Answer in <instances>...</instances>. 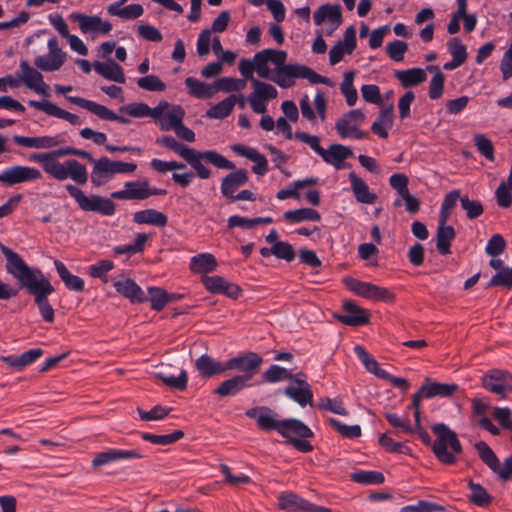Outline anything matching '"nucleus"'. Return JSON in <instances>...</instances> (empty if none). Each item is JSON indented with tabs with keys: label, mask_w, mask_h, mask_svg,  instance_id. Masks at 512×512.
I'll return each mask as SVG.
<instances>
[{
	"label": "nucleus",
	"mask_w": 512,
	"mask_h": 512,
	"mask_svg": "<svg viewBox=\"0 0 512 512\" xmlns=\"http://www.w3.org/2000/svg\"><path fill=\"white\" fill-rule=\"evenodd\" d=\"M287 52L284 50L263 49L257 52L253 60L242 59L239 62L241 75L253 83L254 71L258 76L276 83L279 87L287 89L295 85V79H307L312 84H325L332 86L333 82L316 73L308 66L299 63L286 64Z\"/></svg>",
	"instance_id": "obj_1"
},
{
	"label": "nucleus",
	"mask_w": 512,
	"mask_h": 512,
	"mask_svg": "<svg viewBox=\"0 0 512 512\" xmlns=\"http://www.w3.org/2000/svg\"><path fill=\"white\" fill-rule=\"evenodd\" d=\"M0 251L6 258V272L17 281L20 289H24L33 296L43 320L52 323L55 319V312L48 301V296L55 289L49 279L40 269L30 267L18 253L1 242Z\"/></svg>",
	"instance_id": "obj_2"
},
{
	"label": "nucleus",
	"mask_w": 512,
	"mask_h": 512,
	"mask_svg": "<svg viewBox=\"0 0 512 512\" xmlns=\"http://www.w3.org/2000/svg\"><path fill=\"white\" fill-rule=\"evenodd\" d=\"M156 143L178 154L195 170V174L201 179H208L211 176V170L202 163L203 160L220 169L230 170L235 167L231 161L215 150L197 151L178 142L170 135L158 138Z\"/></svg>",
	"instance_id": "obj_3"
},
{
	"label": "nucleus",
	"mask_w": 512,
	"mask_h": 512,
	"mask_svg": "<svg viewBox=\"0 0 512 512\" xmlns=\"http://www.w3.org/2000/svg\"><path fill=\"white\" fill-rule=\"evenodd\" d=\"M245 414L249 418L256 419L257 425L261 430H275L284 438H287L289 434H294L303 438L314 437L313 431L302 421L294 418L279 420L276 417V413H274L269 407H254L248 409Z\"/></svg>",
	"instance_id": "obj_4"
},
{
	"label": "nucleus",
	"mask_w": 512,
	"mask_h": 512,
	"mask_svg": "<svg viewBox=\"0 0 512 512\" xmlns=\"http://www.w3.org/2000/svg\"><path fill=\"white\" fill-rule=\"evenodd\" d=\"M72 154V147H62L57 150L49 151V157L53 170V178L58 181L72 179L78 185H85L88 181V172L84 164L75 159H68L59 162V157Z\"/></svg>",
	"instance_id": "obj_5"
},
{
	"label": "nucleus",
	"mask_w": 512,
	"mask_h": 512,
	"mask_svg": "<svg viewBox=\"0 0 512 512\" xmlns=\"http://www.w3.org/2000/svg\"><path fill=\"white\" fill-rule=\"evenodd\" d=\"M65 189L74 198L81 210L96 212L105 216L114 215L116 205L111 199L95 194L87 196L80 188L73 184H67Z\"/></svg>",
	"instance_id": "obj_6"
},
{
	"label": "nucleus",
	"mask_w": 512,
	"mask_h": 512,
	"mask_svg": "<svg viewBox=\"0 0 512 512\" xmlns=\"http://www.w3.org/2000/svg\"><path fill=\"white\" fill-rule=\"evenodd\" d=\"M343 281L350 291L363 298L386 303L395 301V294L385 287L370 282H363L352 277H346Z\"/></svg>",
	"instance_id": "obj_7"
},
{
	"label": "nucleus",
	"mask_w": 512,
	"mask_h": 512,
	"mask_svg": "<svg viewBox=\"0 0 512 512\" xmlns=\"http://www.w3.org/2000/svg\"><path fill=\"white\" fill-rule=\"evenodd\" d=\"M481 384L487 391L504 399L512 392V374L507 370L491 369L481 376Z\"/></svg>",
	"instance_id": "obj_8"
},
{
	"label": "nucleus",
	"mask_w": 512,
	"mask_h": 512,
	"mask_svg": "<svg viewBox=\"0 0 512 512\" xmlns=\"http://www.w3.org/2000/svg\"><path fill=\"white\" fill-rule=\"evenodd\" d=\"M365 121V114L360 109H354L345 113L336 121L335 129L342 139L354 137L363 139L367 137V132L360 129Z\"/></svg>",
	"instance_id": "obj_9"
},
{
	"label": "nucleus",
	"mask_w": 512,
	"mask_h": 512,
	"mask_svg": "<svg viewBox=\"0 0 512 512\" xmlns=\"http://www.w3.org/2000/svg\"><path fill=\"white\" fill-rule=\"evenodd\" d=\"M277 508L287 512H332L330 508L318 506L291 491L277 496Z\"/></svg>",
	"instance_id": "obj_10"
},
{
	"label": "nucleus",
	"mask_w": 512,
	"mask_h": 512,
	"mask_svg": "<svg viewBox=\"0 0 512 512\" xmlns=\"http://www.w3.org/2000/svg\"><path fill=\"white\" fill-rule=\"evenodd\" d=\"M42 178L40 170L30 166L14 165L0 173V182L6 186H14L24 182L37 181Z\"/></svg>",
	"instance_id": "obj_11"
},
{
	"label": "nucleus",
	"mask_w": 512,
	"mask_h": 512,
	"mask_svg": "<svg viewBox=\"0 0 512 512\" xmlns=\"http://www.w3.org/2000/svg\"><path fill=\"white\" fill-rule=\"evenodd\" d=\"M48 54L37 56L34 65L46 72L59 70L65 62L66 54L59 48L58 40L53 37L48 41Z\"/></svg>",
	"instance_id": "obj_12"
},
{
	"label": "nucleus",
	"mask_w": 512,
	"mask_h": 512,
	"mask_svg": "<svg viewBox=\"0 0 512 512\" xmlns=\"http://www.w3.org/2000/svg\"><path fill=\"white\" fill-rule=\"evenodd\" d=\"M436 396H448V383H437L427 379L420 389L413 395L411 407L414 409V418L419 426L420 401L423 398H433Z\"/></svg>",
	"instance_id": "obj_13"
},
{
	"label": "nucleus",
	"mask_w": 512,
	"mask_h": 512,
	"mask_svg": "<svg viewBox=\"0 0 512 512\" xmlns=\"http://www.w3.org/2000/svg\"><path fill=\"white\" fill-rule=\"evenodd\" d=\"M19 67L22 73L17 74V77L25 86L37 94L48 97L49 86L43 81V75L37 69L31 67L27 61H21Z\"/></svg>",
	"instance_id": "obj_14"
},
{
	"label": "nucleus",
	"mask_w": 512,
	"mask_h": 512,
	"mask_svg": "<svg viewBox=\"0 0 512 512\" xmlns=\"http://www.w3.org/2000/svg\"><path fill=\"white\" fill-rule=\"evenodd\" d=\"M342 308L343 313L335 316L341 323L353 327L363 326L369 323V312L357 305L354 301H344Z\"/></svg>",
	"instance_id": "obj_15"
},
{
	"label": "nucleus",
	"mask_w": 512,
	"mask_h": 512,
	"mask_svg": "<svg viewBox=\"0 0 512 512\" xmlns=\"http://www.w3.org/2000/svg\"><path fill=\"white\" fill-rule=\"evenodd\" d=\"M315 25H321L327 21L330 25L326 34L331 35L342 23V13L339 5L323 4L313 15Z\"/></svg>",
	"instance_id": "obj_16"
},
{
	"label": "nucleus",
	"mask_w": 512,
	"mask_h": 512,
	"mask_svg": "<svg viewBox=\"0 0 512 512\" xmlns=\"http://www.w3.org/2000/svg\"><path fill=\"white\" fill-rule=\"evenodd\" d=\"M263 359L260 355L255 352H247L237 357H233L226 362V368L237 369L244 374H250L251 378L254 373L258 371Z\"/></svg>",
	"instance_id": "obj_17"
},
{
	"label": "nucleus",
	"mask_w": 512,
	"mask_h": 512,
	"mask_svg": "<svg viewBox=\"0 0 512 512\" xmlns=\"http://www.w3.org/2000/svg\"><path fill=\"white\" fill-rule=\"evenodd\" d=\"M144 455L136 449L122 450V449H109L100 453H97L92 460V467L98 469L104 465L124 460V459H140Z\"/></svg>",
	"instance_id": "obj_18"
},
{
	"label": "nucleus",
	"mask_w": 512,
	"mask_h": 512,
	"mask_svg": "<svg viewBox=\"0 0 512 512\" xmlns=\"http://www.w3.org/2000/svg\"><path fill=\"white\" fill-rule=\"evenodd\" d=\"M356 31L353 26L346 29L344 39L334 45L329 52V62L331 65L339 63L345 54H352L356 48Z\"/></svg>",
	"instance_id": "obj_19"
},
{
	"label": "nucleus",
	"mask_w": 512,
	"mask_h": 512,
	"mask_svg": "<svg viewBox=\"0 0 512 512\" xmlns=\"http://www.w3.org/2000/svg\"><path fill=\"white\" fill-rule=\"evenodd\" d=\"M12 140L20 146L26 148H37V149H50L56 147L65 142V139L61 135L56 136H37V137H26L20 135H14Z\"/></svg>",
	"instance_id": "obj_20"
},
{
	"label": "nucleus",
	"mask_w": 512,
	"mask_h": 512,
	"mask_svg": "<svg viewBox=\"0 0 512 512\" xmlns=\"http://www.w3.org/2000/svg\"><path fill=\"white\" fill-rule=\"evenodd\" d=\"M147 180L127 181L124 189L111 193L112 199L118 200H145L147 199Z\"/></svg>",
	"instance_id": "obj_21"
},
{
	"label": "nucleus",
	"mask_w": 512,
	"mask_h": 512,
	"mask_svg": "<svg viewBox=\"0 0 512 512\" xmlns=\"http://www.w3.org/2000/svg\"><path fill=\"white\" fill-rule=\"evenodd\" d=\"M78 22L83 33H101L108 34L112 30L109 21H103L99 16H88L85 14H72L71 16Z\"/></svg>",
	"instance_id": "obj_22"
},
{
	"label": "nucleus",
	"mask_w": 512,
	"mask_h": 512,
	"mask_svg": "<svg viewBox=\"0 0 512 512\" xmlns=\"http://www.w3.org/2000/svg\"><path fill=\"white\" fill-rule=\"evenodd\" d=\"M250 374L235 375L223 381L215 390L214 394L220 397L234 396L246 387H250Z\"/></svg>",
	"instance_id": "obj_23"
},
{
	"label": "nucleus",
	"mask_w": 512,
	"mask_h": 512,
	"mask_svg": "<svg viewBox=\"0 0 512 512\" xmlns=\"http://www.w3.org/2000/svg\"><path fill=\"white\" fill-rule=\"evenodd\" d=\"M28 105L43 111L50 116L64 119L72 125H79L81 123L79 116L59 108L57 105L50 101L29 100Z\"/></svg>",
	"instance_id": "obj_24"
},
{
	"label": "nucleus",
	"mask_w": 512,
	"mask_h": 512,
	"mask_svg": "<svg viewBox=\"0 0 512 512\" xmlns=\"http://www.w3.org/2000/svg\"><path fill=\"white\" fill-rule=\"evenodd\" d=\"M113 286L120 295L129 299L133 304L143 303L147 300V297L141 287L130 278L115 281Z\"/></svg>",
	"instance_id": "obj_25"
},
{
	"label": "nucleus",
	"mask_w": 512,
	"mask_h": 512,
	"mask_svg": "<svg viewBox=\"0 0 512 512\" xmlns=\"http://www.w3.org/2000/svg\"><path fill=\"white\" fill-rule=\"evenodd\" d=\"M232 150L253 162L255 165L252 167V171L257 175H264L268 171V161L264 155L260 154L256 149L242 145L236 144L232 146Z\"/></svg>",
	"instance_id": "obj_26"
},
{
	"label": "nucleus",
	"mask_w": 512,
	"mask_h": 512,
	"mask_svg": "<svg viewBox=\"0 0 512 512\" xmlns=\"http://www.w3.org/2000/svg\"><path fill=\"white\" fill-rule=\"evenodd\" d=\"M114 176L112 160L108 157L96 159L91 172V182L99 187L108 182Z\"/></svg>",
	"instance_id": "obj_27"
},
{
	"label": "nucleus",
	"mask_w": 512,
	"mask_h": 512,
	"mask_svg": "<svg viewBox=\"0 0 512 512\" xmlns=\"http://www.w3.org/2000/svg\"><path fill=\"white\" fill-rule=\"evenodd\" d=\"M353 156L351 148L342 144H332L328 149H323L320 157L329 165L334 166L336 169H341L342 162Z\"/></svg>",
	"instance_id": "obj_28"
},
{
	"label": "nucleus",
	"mask_w": 512,
	"mask_h": 512,
	"mask_svg": "<svg viewBox=\"0 0 512 512\" xmlns=\"http://www.w3.org/2000/svg\"><path fill=\"white\" fill-rule=\"evenodd\" d=\"M93 68L96 73L107 80L121 84H124L126 81L122 67L112 59H108L106 62L95 61Z\"/></svg>",
	"instance_id": "obj_29"
},
{
	"label": "nucleus",
	"mask_w": 512,
	"mask_h": 512,
	"mask_svg": "<svg viewBox=\"0 0 512 512\" xmlns=\"http://www.w3.org/2000/svg\"><path fill=\"white\" fill-rule=\"evenodd\" d=\"M432 431L437 435L432 450L439 461L448 464V426L444 423L435 424Z\"/></svg>",
	"instance_id": "obj_30"
},
{
	"label": "nucleus",
	"mask_w": 512,
	"mask_h": 512,
	"mask_svg": "<svg viewBox=\"0 0 512 512\" xmlns=\"http://www.w3.org/2000/svg\"><path fill=\"white\" fill-rule=\"evenodd\" d=\"M248 181L247 171L239 169L227 174L221 183V193L224 197L231 198L234 192L241 186L245 185Z\"/></svg>",
	"instance_id": "obj_31"
},
{
	"label": "nucleus",
	"mask_w": 512,
	"mask_h": 512,
	"mask_svg": "<svg viewBox=\"0 0 512 512\" xmlns=\"http://www.w3.org/2000/svg\"><path fill=\"white\" fill-rule=\"evenodd\" d=\"M448 215V193L444 195L442 205H441V214L438 222L437 228V249L438 251L446 255L448 254V226L446 225Z\"/></svg>",
	"instance_id": "obj_32"
},
{
	"label": "nucleus",
	"mask_w": 512,
	"mask_h": 512,
	"mask_svg": "<svg viewBox=\"0 0 512 512\" xmlns=\"http://www.w3.org/2000/svg\"><path fill=\"white\" fill-rule=\"evenodd\" d=\"M67 99L71 103L78 105L79 107L84 108L90 111L91 113L95 114L100 119L112 121V118H115V113L112 110L94 101L76 96H69L67 97Z\"/></svg>",
	"instance_id": "obj_33"
},
{
	"label": "nucleus",
	"mask_w": 512,
	"mask_h": 512,
	"mask_svg": "<svg viewBox=\"0 0 512 512\" xmlns=\"http://www.w3.org/2000/svg\"><path fill=\"white\" fill-rule=\"evenodd\" d=\"M393 119V105L382 108L371 126V131L380 138L386 139L388 137V129H391L393 126Z\"/></svg>",
	"instance_id": "obj_34"
},
{
	"label": "nucleus",
	"mask_w": 512,
	"mask_h": 512,
	"mask_svg": "<svg viewBox=\"0 0 512 512\" xmlns=\"http://www.w3.org/2000/svg\"><path fill=\"white\" fill-rule=\"evenodd\" d=\"M195 367L200 375L205 378H210L227 370L226 364L223 366L221 362L214 360L208 354H203L196 359Z\"/></svg>",
	"instance_id": "obj_35"
},
{
	"label": "nucleus",
	"mask_w": 512,
	"mask_h": 512,
	"mask_svg": "<svg viewBox=\"0 0 512 512\" xmlns=\"http://www.w3.org/2000/svg\"><path fill=\"white\" fill-rule=\"evenodd\" d=\"M349 179L351 181V188L354 193L356 200L360 203L364 204H373L377 196L370 192L368 185L359 178L354 172L349 174Z\"/></svg>",
	"instance_id": "obj_36"
},
{
	"label": "nucleus",
	"mask_w": 512,
	"mask_h": 512,
	"mask_svg": "<svg viewBox=\"0 0 512 512\" xmlns=\"http://www.w3.org/2000/svg\"><path fill=\"white\" fill-rule=\"evenodd\" d=\"M133 221L137 224L165 227L168 223V218L164 213L155 209H145L134 213Z\"/></svg>",
	"instance_id": "obj_37"
},
{
	"label": "nucleus",
	"mask_w": 512,
	"mask_h": 512,
	"mask_svg": "<svg viewBox=\"0 0 512 512\" xmlns=\"http://www.w3.org/2000/svg\"><path fill=\"white\" fill-rule=\"evenodd\" d=\"M217 267V260L210 253H201L193 256L190 260V270L196 274H207L213 272Z\"/></svg>",
	"instance_id": "obj_38"
},
{
	"label": "nucleus",
	"mask_w": 512,
	"mask_h": 512,
	"mask_svg": "<svg viewBox=\"0 0 512 512\" xmlns=\"http://www.w3.org/2000/svg\"><path fill=\"white\" fill-rule=\"evenodd\" d=\"M56 271L60 279L64 282L67 289L82 292L84 290V281L76 275H72L64 263L59 260L54 261Z\"/></svg>",
	"instance_id": "obj_39"
},
{
	"label": "nucleus",
	"mask_w": 512,
	"mask_h": 512,
	"mask_svg": "<svg viewBox=\"0 0 512 512\" xmlns=\"http://www.w3.org/2000/svg\"><path fill=\"white\" fill-rule=\"evenodd\" d=\"M284 394L298 403L301 407L312 405L313 392L310 385L294 386L290 385L285 388Z\"/></svg>",
	"instance_id": "obj_40"
},
{
	"label": "nucleus",
	"mask_w": 512,
	"mask_h": 512,
	"mask_svg": "<svg viewBox=\"0 0 512 512\" xmlns=\"http://www.w3.org/2000/svg\"><path fill=\"white\" fill-rule=\"evenodd\" d=\"M185 111L180 105H171L160 122L162 131L175 130L182 122Z\"/></svg>",
	"instance_id": "obj_41"
},
{
	"label": "nucleus",
	"mask_w": 512,
	"mask_h": 512,
	"mask_svg": "<svg viewBox=\"0 0 512 512\" xmlns=\"http://www.w3.org/2000/svg\"><path fill=\"white\" fill-rule=\"evenodd\" d=\"M185 85L188 89V93L198 99L211 98L215 93L214 85L201 82L194 77H187L185 79Z\"/></svg>",
	"instance_id": "obj_42"
},
{
	"label": "nucleus",
	"mask_w": 512,
	"mask_h": 512,
	"mask_svg": "<svg viewBox=\"0 0 512 512\" xmlns=\"http://www.w3.org/2000/svg\"><path fill=\"white\" fill-rule=\"evenodd\" d=\"M450 70L456 69L463 65L468 57L467 47L459 37L450 38Z\"/></svg>",
	"instance_id": "obj_43"
},
{
	"label": "nucleus",
	"mask_w": 512,
	"mask_h": 512,
	"mask_svg": "<svg viewBox=\"0 0 512 512\" xmlns=\"http://www.w3.org/2000/svg\"><path fill=\"white\" fill-rule=\"evenodd\" d=\"M285 220L291 223H300L303 221L318 222L321 220L320 213L312 208H300L296 210H289L283 214Z\"/></svg>",
	"instance_id": "obj_44"
},
{
	"label": "nucleus",
	"mask_w": 512,
	"mask_h": 512,
	"mask_svg": "<svg viewBox=\"0 0 512 512\" xmlns=\"http://www.w3.org/2000/svg\"><path fill=\"white\" fill-rule=\"evenodd\" d=\"M107 12L111 16H118L122 19L133 20L141 17L144 9L140 4H130L125 7L118 8V5H109Z\"/></svg>",
	"instance_id": "obj_45"
},
{
	"label": "nucleus",
	"mask_w": 512,
	"mask_h": 512,
	"mask_svg": "<svg viewBox=\"0 0 512 512\" xmlns=\"http://www.w3.org/2000/svg\"><path fill=\"white\" fill-rule=\"evenodd\" d=\"M236 104V96L230 95L207 110L206 116L211 119H224L232 112Z\"/></svg>",
	"instance_id": "obj_46"
},
{
	"label": "nucleus",
	"mask_w": 512,
	"mask_h": 512,
	"mask_svg": "<svg viewBox=\"0 0 512 512\" xmlns=\"http://www.w3.org/2000/svg\"><path fill=\"white\" fill-rule=\"evenodd\" d=\"M468 486L471 490V493L468 496L471 503L482 508L487 507L492 503L493 497L481 484L470 481Z\"/></svg>",
	"instance_id": "obj_47"
},
{
	"label": "nucleus",
	"mask_w": 512,
	"mask_h": 512,
	"mask_svg": "<svg viewBox=\"0 0 512 512\" xmlns=\"http://www.w3.org/2000/svg\"><path fill=\"white\" fill-rule=\"evenodd\" d=\"M396 77L401 82L402 86L407 88L424 82L426 80V73L421 68H412L398 71Z\"/></svg>",
	"instance_id": "obj_48"
},
{
	"label": "nucleus",
	"mask_w": 512,
	"mask_h": 512,
	"mask_svg": "<svg viewBox=\"0 0 512 512\" xmlns=\"http://www.w3.org/2000/svg\"><path fill=\"white\" fill-rule=\"evenodd\" d=\"M475 448L479 454L480 459L485 463L494 473L499 470V459L490 448V446L484 442L479 441L475 444Z\"/></svg>",
	"instance_id": "obj_49"
},
{
	"label": "nucleus",
	"mask_w": 512,
	"mask_h": 512,
	"mask_svg": "<svg viewBox=\"0 0 512 512\" xmlns=\"http://www.w3.org/2000/svg\"><path fill=\"white\" fill-rule=\"evenodd\" d=\"M354 77V71L346 72L340 85L341 93L345 96L346 102L349 106H354L358 99L357 90L353 86Z\"/></svg>",
	"instance_id": "obj_50"
},
{
	"label": "nucleus",
	"mask_w": 512,
	"mask_h": 512,
	"mask_svg": "<svg viewBox=\"0 0 512 512\" xmlns=\"http://www.w3.org/2000/svg\"><path fill=\"white\" fill-rule=\"evenodd\" d=\"M142 439L148 441L152 444L157 445H170L172 443L177 442L178 440L184 437V432L182 430H175L173 433L165 434V435H156L151 433H142Z\"/></svg>",
	"instance_id": "obj_51"
},
{
	"label": "nucleus",
	"mask_w": 512,
	"mask_h": 512,
	"mask_svg": "<svg viewBox=\"0 0 512 512\" xmlns=\"http://www.w3.org/2000/svg\"><path fill=\"white\" fill-rule=\"evenodd\" d=\"M246 87V80L245 79H238L233 77H223L219 78L214 83V89L216 91H223V92H236L241 91Z\"/></svg>",
	"instance_id": "obj_52"
},
{
	"label": "nucleus",
	"mask_w": 512,
	"mask_h": 512,
	"mask_svg": "<svg viewBox=\"0 0 512 512\" xmlns=\"http://www.w3.org/2000/svg\"><path fill=\"white\" fill-rule=\"evenodd\" d=\"M252 86L254 88L252 94L262 100L268 101L270 99H275L278 96L277 89L269 83L253 79Z\"/></svg>",
	"instance_id": "obj_53"
},
{
	"label": "nucleus",
	"mask_w": 512,
	"mask_h": 512,
	"mask_svg": "<svg viewBox=\"0 0 512 512\" xmlns=\"http://www.w3.org/2000/svg\"><path fill=\"white\" fill-rule=\"evenodd\" d=\"M489 287H504L512 289V267H506L501 271L496 272L487 284Z\"/></svg>",
	"instance_id": "obj_54"
},
{
	"label": "nucleus",
	"mask_w": 512,
	"mask_h": 512,
	"mask_svg": "<svg viewBox=\"0 0 512 512\" xmlns=\"http://www.w3.org/2000/svg\"><path fill=\"white\" fill-rule=\"evenodd\" d=\"M139 88L150 92H162L166 89V84L156 75H146L137 79Z\"/></svg>",
	"instance_id": "obj_55"
},
{
	"label": "nucleus",
	"mask_w": 512,
	"mask_h": 512,
	"mask_svg": "<svg viewBox=\"0 0 512 512\" xmlns=\"http://www.w3.org/2000/svg\"><path fill=\"white\" fill-rule=\"evenodd\" d=\"M474 145L477 151L483 155L487 160L494 161V146L492 141L483 134H476L473 138Z\"/></svg>",
	"instance_id": "obj_56"
},
{
	"label": "nucleus",
	"mask_w": 512,
	"mask_h": 512,
	"mask_svg": "<svg viewBox=\"0 0 512 512\" xmlns=\"http://www.w3.org/2000/svg\"><path fill=\"white\" fill-rule=\"evenodd\" d=\"M460 206L468 219H476L483 214V205L478 200H470L467 195L460 198Z\"/></svg>",
	"instance_id": "obj_57"
},
{
	"label": "nucleus",
	"mask_w": 512,
	"mask_h": 512,
	"mask_svg": "<svg viewBox=\"0 0 512 512\" xmlns=\"http://www.w3.org/2000/svg\"><path fill=\"white\" fill-rule=\"evenodd\" d=\"M149 301L151 308L155 311H161L166 305L168 300V292L160 287H149Z\"/></svg>",
	"instance_id": "obj_58"
},
{
	"label": "nucleus",
	"mask_w": 512,
	"mask_h": 512,
	"mask_svg": "<svg viewBox=\"0 0 512 512\" xmlns=\"http://www.w3.org/2000/svg\"><path fill=\"white\" fill-rule=\"evenodd\" d=\"M157 377L161 379L165 385H167L170 388H174L180 391H183L187 387L188 383V376L187 372L185 370H181L179 376H167L163 373L159 372L157 373Z\"/></svg>",
	"instance_id": "obj_59"
},
{
	"label": "nucleus",
	"mask_w": 512,
	"mask_h": 512,
	"mask_svg": "<svg viewBox=\"0 0 512 512\" xmlns=\"http://www.w3.org/2000/svg\"><path fill=\"white\" fill-rule=\"evenodd\" d=\"M352 480L361 484H382L384 482V475L377 471H359L353 473Z\"/></svg>",
	"instance_id": "obj_60"
},
{
	"label": "nucleus",
	"mask_w": 512,
	"mask_h": 512,
	"mask_svg": "<svg viewBox=\"0 0 512 512\" xmlns=\"http://www.w3.org/2000/svg\"><path fill=\"white\" fill-rule=\"evenodd\" d=\"M329 423L343 437L355 439L361 436V427L359 425H345L334 418H331Z\"/></svg>",
	"instance_id": "obj_61"
},
{
	"label": "nucleus",
	"mask_w": 512,
	"mask_h": 512,
	"mask_svg": "<svg viewBox=\"0 0 512 512\" xmlns=\"http://www.w3.org/2000/svg\"><path fill=\"white\" fill-rule=\"evenodd\" d=\"M263 380L268 383H276L282 380H288L290 371L279 365H271L262 375Z\"/></svg>",
	"instance_id": "obj_62"
},
{
	"label": "nucleus",
	"mask_w": 512,
	"mask_h": 512,
	"mask_svg": "<svg viewBox=\"0 0 512 512\" xmlns=\"http://www.w3.org/2000/svg\"><path fill=\"white\" fill-rule=\"evenodd\" d=\"M318 408L321 410H328L332 413L346 416L348 415V411L343 406V403L341 400L334 398L331 399L329 397H324L319 400Z\"/></svg>",
	"instance_id": "obj_63"
},
{
	"label": "nucleus",
	"mask_w": 512,
	"mask_h": 512,
	"mask_svg": "<svg viewBox=\"0 0 512 512\" xmlns=\"http://www.w3.org/2000/svg\"><path fill=\"white\" fill-rule=\"evenodd\" d=\"M385 418L391 426L400 429L405 434H412L414 432V427L410 424L407 417L388 412L385 413Z\"/></svg>",
	"instance_id": "obj_64"
}]
</instances>
